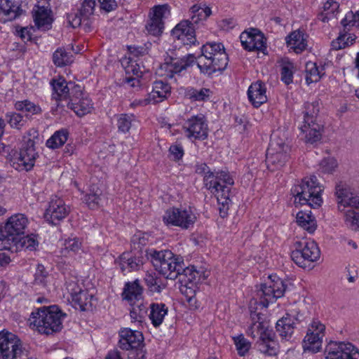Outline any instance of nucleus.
<instances>
[{
	"label": "nucleus",
	"mask_w": 359,
	"mask_h": 359,
	"mask_svg": "<svg viewBox=\"0 0 359 359\" xmlns=\"http://www.w3.org/2000/svg\"><path fill=\"white\" fill-rule=\"evenodd\" d=\"M205 187L217 198L220 215L224 217L231 202L230 194L234 180L229 172H208L204 177Z\"/></svg>",
	"instance_id": "f257e3e1"
},
{
	"label": "nucleus",
	"mask_w": 359,
	"mask_h": 359,
	"mask_svg": "<svg viewBox=\"0 0 359 359\" xmlns=\"http://www.w3.org/2000/svg\"><path fill=\"white\" fill-rule=\"evenodd\" d=\"M201 72L211 75L224 70L228 64V56L221 43L208 42L201 47V55L196 59Z\"/></svg>",
	"instance_id": "f03ea898"
},
{
	"label": "nucleus",
	"mask_w": 359,
	"mask_h": 359,
	"mask_svg": "<svg viewBox=\"0 0 359 359\" xmlns=\"http://www.w3.org/2000/svg\"><path fill=\"white\" fill-rule=\"evenodd\" d=\"M323 191V187L318 182L317 177L313 175L304 177L301 184L295 185L291 189L294 196L295 203L307 204L313 208L321 205Z\"/></svg>",
	"instance_id": "7ed1b4c3"
},
{
	"label": "nucleus",
	"mask_w": 359,
	"mask_h": 359,
	"mask_svg": "<svg viewBox=\"0 0 359 359\" xmlns=\"http://www.w3.org/2000/svg\"><path fill=\"white\" fill-rule=\"evenodd\" d=\"M37 135V131L32 128L23 135L20 151L15 152L11 159V163L15 170L29 171L34 167L37 156L34 138Z\"/></svg>",
	"instance_id": "20e7f679"
},
{
	"label": "nucleus",
	"mask_w": 359,
	"mask_h": 359,
	"mask_svg": "<svg viewBox=\"0 0 359 359\" xmlns=\"http://www.w3.org/2000/svg\"><path fill=\"white\" fill-rule=\"evenodd\" d=\"M28 217L22 213H15L7 218L4 224L0 225V250L9 249L11 242H16L23 235L29 225Z\"/></svg>",
	"instance_id": "39448f33"
},
{
	"label": "nucleus",
	"mask_w": 359,
	"mask_h": 359,
	"mask_svg": "<svg viewBox=\"0 0 359 359\" xmlns=\"http://www.w3.org/2000/svg\"><path fill=\"white\" fill-rule=\"evenodd\" d=\"M335 194L339 208H348L345 211L347 225L355 230L359 229V198L353 196L350 189L342 183L337 184Z\"/></svg>",
	"instance_id": "423d86ee"
},
{
	"label": "nucleus",
	"mask_w": 359,
	"mask_h": 359,
	"mask_svg": "<svg viewBox=\"0 0 359 359\" xmlns=\"http://www.w3.org/2000/svg\"><path fill=\"white\" fill-rule=\"evenodd\" d=\"M149 255L155 269L168 279L177 278L183 269L182 262L170 250H151Z\"/></svg>",
	"instance_id": "0eeeda50"
},
{
	"label": "nucleus",
	"mask_w": 359,
	"mask_h": 359,
	"mask_svg": "<svg viewBox=\"0 0 359 359\" xmlns=\"http://www.w3.org/2000/svg\"><path fill=\"white\" fill-rule=\"evenodd\" d=\"M320 251L317 243L311 239L302 238L294 243V249L291 252L293 262L302 268L310 267L318 261Z\"/></svg>",
	"instance_id": "6e6552de"
},
{
	"label": "nucleus",
	"mask_w": 359,
	"mask_h": 359,
	"mask_svg": "<svg viewBox=\"0 0 359 359\" xmlns=\"http://www.w3.org/2000/svg\"><path fill=\"white\" fill-rule=\"evenodd\" d=\"M196 219V210L189 205L170 208L163 216V222L165 225L178 226L182 229L192 227Z\"/></svg>",
	"instance_id": "1a4fd4ad"
},
{
	"label": "nucleus",
	"mask_w": 359,
	"mask_h": 359,
	"mask_svg": "<svg viewBox=\"0 0 359 359\" xmlns=\"http://www.w3.org/2000/svg\"><path fill=\"white\" fill-rule=\"evenodd\" d=\"M290 151V147L285 140L280 138L277 133H273L266 151L268 168L274 170L283 166L289 158Z\"/></svg>",
	"instance_id": "9d476101"
},
{
	"label": "nucleus",
	"mask_w": 359,
	"mask_h": 359,
	"mask_svg": "<svg viewBox=\"0 0 359 359\" xmlns=\"http://www.w3.org/2000/svg\"><path fill=\"white\" fill-rule=\"evenodd\" d=\"M286 289L284 281L277 275H270L264 283L257 290V296L261 299L259 306L267 307L269 303L283 296Z\"/></svg>",
	"instance_id": "9b49d317"
},
{
	"label": "nucleus",
	"mask_w": 359,
	"mask_h": 359,
	"mask_svg": "<svg viewBox=\"0 0 359 359\" xmlns=\"http://www.w3.org/2000/svg\"><path fill=\"white\" fill-rule=\"evenodd\" d=\"M182 130L184 136L191 142L204 140L208 135L207 120L201 114L192 116L184 121Z\"/></svg>",
	"instance_id": "f8f14e48"
},
{
	"label": "nucleus",
	"mask_w": 359,
	"mask_h": 359,
	"mask_svg": "<svg viewBox=\"0 0 359 359\" xmlns=\"http://www.w3.org/2000/svg\"><path fill=\"white\" fill-rule=\"evenodd\" d=\"M196 57L191 55H187L181 58L172 57L165 59V62L159 67L157 74L168 79H172L189 67L193 65Z\"/></svg>",
	"instance_id": "ddd939ff"
},
{
	"label": "nucleus",
	"mask_w": 359,
	"mask_h": 359,
	"mask_svg": "<svg viewBox=\"0 0 359 359\" xmlns=\"http://www.w3.org/2000/svg\"><path fill=\"white\" fill-rule=\"evenodd\" d=\"M170 15V6L165 4L154 6L149 13V20L145 29L148 34L158 36L163 32L164 20Z\"/></svg>",
	"instance_id": "4468645a"
},
{
	"label": "nucleus",
	"mask_w": 359,
	"mask_h": 359,
	"mask_svg": "<svg viewBox=\"0 0 359 359\" xmlns=\"http://www.w3.org/2000/svg\"><path fill=\"white\" fill-rule=\"evenodd\" d=\"M20 338L7 330L0 332V359H17L22 353Z\"/></svg>",
	"instance_id": "2eb2a0df"
},
{
	"label": "nucleus",
	"mask_w": 359,
	"mask_h": 359,
	"mask_svg": "<svg viewBox=\"0 0 359 359\" xmlns=\"http://www.w3.org/2000/svg\"><path fill=\"white\" fill-rule=\"evenodd\" d=\"M62 316H30L27 323L31 329L41 334H50L62 328Z\"/></svg>",
	"instance_id": "dca6fc26"
},
{
	"label": "nucleus",
	"mask_w": 359,
	"mask_h": 359,
	"mask_svg": "<svg viewBox=\"0 0 359 359\" xmlns=\"http://www.w3.org/2000/svg\"><path fill=\"white\" fill-rule=\"evenodd\" d=\"M67 290L71 297V303L76 310L80 311H90L92 308L93 294H90L74 281H69L67 284Z\"/></svg>",
	"instance_id": "f3484780"
},
{
	"label": "nucleus",
	"mask_w": 359,
	"mask_h": 359,
	"mask_svg": "<svg viewBox=\"0 0 359 359\" xmlns=\"http://www.w3.org/2000/svg\"><path fill=\"white\" fill-rule=\"evenodd\" d=\"M170 86L162 81L154 82L151 91L142 99H136L132 103V107L147 106L154 104L165 100L170 94Z\"/></svg>",
	"instance_id": "a211bd4d"
},
{
	"label": "nucleus",
	"mask_w": 359,
	"mask_h": 359,
	"mask_svg": "<svg viewBox=\"0 0 359 359\" xmlns=\"http://www.w3.org/2000/svg\"><path fill=\"white\" fill-rule=\"evenodd\" d=\"M326 359H359V351L351 343L331 341L325 348Z\"/></svg>",
	"instance_id": "6ab92c4d"
},
{
	"label": "nucleus",
	"mask_w": 359,
	"mask_h": 359,
	"mask_svg": "<svg viewBox=\"0 0 359 359\" xmlns=\"http://www.w3.org/2000/svg\"><path fill=\"white\" fill-rule=\"evenodd\" d=\"M69 212V207L65 204L63 199L54 196L50 198L43 217L47 222L55 225L64 219Z\"/></svg>",
	"instance_id": "aec40b11"
},
{
	"label": "nucleus",
	"mask_w": 359,
	"mask_h": 359,
	"mask_svg": "<svg viewBox=\"0 0 359 359\" xmlns=\"http://www.w3.org/2000/svg\"><path fill=\"white\" fill-rule=\"evenodd\" d=\"M240 40L244 49L248 51L258 50L264 52L266 48V39L257 29H250L243 32Z\"/></svg>",
	"instance_id": "412c9836"
},
{
	"label": "nucleus",
	"mask_w": 359,
	"mask_h": 359,
	"mask_svg": "<svg viewBox=\"0 0 359 359\" xmlns=\"http://www.w3.org/2000/svg\"><path fill=\"white\" fill-rule=\"evenodd\" d=\"M67 106L79 116L90 113L93 109L91 99L86 93L83 91L81 86L76 88V93L72 94Z\"/></svg>",
	"instance_id": "4be33fe9"
},
{
	"label": "nucleus",
	"mask_w": 359,
	"mask_h": 359,
	"mask_svg": "<svg viewBox=\"0 0 359 359\" xmlns=\"http://www.w3.org/2000/svg\"><path fill=\"white\" fill-rule=\"evenodd\" d=\"M53 93L52 98L55 101L57 107L60 106L59 102L67 98L71 99L72 94H75L76 88L81 86L73 82H67L65 79L60 77L52 80L50 82Z\"/></svg>",
	"instance_id": "5701e85b"
},
{
	"label": "nucleus",
	"mask_w": 359,
	"mask_h": 359,
	"mask_svg": "<svg viewBox=\"0 0 359 359\" xmlns=\"http://www.w3.org/2000/svg\"><path fill=\"white\" fill-rule=\"evenodd\" d=\"M172 37L184 45L191 46L196 42L195 28L189 20H182L172 30Z\"/></svg>",
	"instance_id": "b1692460"
},
{
	"label": "nucleus",
	"mask_w": 359,
	"mask_h": 359,
	"mask_svg": "<svg viewBox=\"0 0 359 359\" xmlns=\"http://www.w3.org/2000/svg\"><path fill=\"white\" fill-rule=\"evenodd\" d=\"M34 27L40 31H48L51 29L53 18L52 11L46 5H36L32 10Z\"/></svg>",
	"instance_id": "393cba45"
},
{
	"label": "nucleus",
	"mask_w": 359,
	"mask_h": 359,
	"mask_svg": "<svg viewBox=\"0 0 359 359\" xmlns=\"http://www.w3.org/2000/svg\"><path fill=\"white\" fill-rule=\"evenodd\" d=\"M118 346L122 350L128 351L135 348L144 346V337L138 331L123 328L119 331Z\"/></svg>",
	"instance_id": "a878e982"
},
{
	"label": "nucleus",
	"mask_w": 359,
	"mask_h": 359,
	"mask_svg": "<svg viewBox=\"0 0 359 359\" xmlns=\"http://www.w3.org/2000/svg\"><path fill=\"white\" fill-rule=\"evenodd\" d=\"M249 102L254 107L258 108L267 102L266 86L261 81H255L248 89Z\"/></svg>",
	"instance_id": "bb28decb"
},
{
	"label": "nucleus",
	"mask_w": 359,
	"mask_h": 359,
	"mask_svg": "<svg viewBox=\"0 0 359 359\" xmlns=\"http://www.w3.org/2000/svg\"><path fill=\"white\" fill-rule=\"evenodd\" d=\"M257 345L258 350L266 355H276L278 352V344L273 331H267L259 337Z\"/></svg>",
	"instance_id": "cd10ccee"
},
{
	"label": "nucleus",
	"mask_w": 359,
	"mask_h": 359,
	"mask_svg": "<svg viewBox=\"0 0 359 359\" xmlns=\"http://www.w3.org/2000/svg\"><path fill=\"white\" fill-rule=\"evenodd\" d=\"M306 142L315 143L321 139L323 126L311 119H304L299 127Z\"/></svg>",
	"instance_id": "c85d7f7f"
},
{
	"label": "nucleus",
	"mask_w": 359,
	"mask_h": 359,
	"mask_svg": "<svg viewBox=\"0 0 359 359\" xmlns=\"http://www.w3.org/2000/svg\"><path fill=\"white\" fill-rule=\"evenodd\" d=\"M309 36L299 29L291 32L285 39L290 50L297 54L304 51L308 46Z\"/></svg>",
	"instance_id": "c756f323"
},
{
	"label": "nucleus",
	"mask_w": 359,
	"mask_h": 359,
	"mask_svg": "<svg viewBox=\"0 0 359 359\" xmlns=\"http://www.w3.org/2000/svg\"><path fill=\"white\" fill-rule=\"evenodd\" d=\"M119 266L123 273L139 270L143 265V258L134 256L132 252H125L118 258Z\"/></svg>",
	"instance_id": "7c9ffc66"
},
{
	"label": "nucleus",
	"mask_w": 359,
	"mask_h": 359,
	"mask_svg": "<svg viewBox=\"0 0 359 359\" xmlns=\"http://www.w3.org/2000/svg\"><path fill=\"white\" fill-rule=\"evenodd\" d=\"M297 321V319L294 316H283L277 321L276 329L283 340H290L294 332Z\"/></svg>",
	"instance_id": "2f4dec72"
},
{
	"label": "nucleus",
	"mask_w": 359,
	"mask_h": 359,
	"mask_svg": "<svg viewBox=\"0 0 359 359\" xmlns=\"http://www.w3.org/2000/svg\"><path fill=\"white\" fill-rule=\"evenodd\" d=\"M296 222L299 226L312 234L317 229V222L311 210H301L297 213Z\"/></svg>",
	"instance_id": "473e14b6"
},
{
	"label": "nucleus",
	"mask_w": 359,
	"mask_h": 359,
	"mask_svg": "<svg viewBox=\"0 0 359 359\" xmlns=\"http://www.w3.org/2000/svg\"><path fill=\"white\" fill-rule=\"evenodd\" d=\"M142 292L143 289L138 280L128 282L124 285L122 297L131 304L142 299Z\"/></svg>",
	"instance_id": "72a5a7b5"
},
{
	"label": "nucleus",
	"mask_w": 359,
	"mask_h": 359,
	"mask_svg": "<svg viewBox=\"0 0 359 359\" xmlns=\"http://www.w3.org/2000/svg\"><path fill=\"white\" fill-rule=\"evenodd\" d=\"M324 334L309 332L303 340V348L305 351L316 353L320 351Z\"/></svg>",
	"instance_id": "f704fd0d"
},
{
	"label": "nucleus",
	"mask_w": 359,
	"mask_h": 359,
	"mask_svg": "<svg viewBox=\"0 0 359 359\" xmlns=\"http://www.w3.org/2000/svg\"><path fill=\"white\" fill-rule=\"evenodd\" d=\"M211 95V90L206 88L196 89L193 87H188L184 90L185 97L192 102H205L210 98Z\"/></svg>",
	"instance_id": "c9c22d12"
},
{
	"label": "nucleus",
	"mask_w": 359,
	"mask_h": 359,
	"mask_svg": "<svg viewBox=\"0 0 359 359\" xmlns=\"http://www.w3.org/2000/svg\"><path fill=\"white\" fill-rule=\"evenodd\" d=\"M17 250H25L29 251H34L39 246V240L34 234L27 235L18 238L16 242H11Z\"/></svg>",
	"instance_id": "e433bc0d"
},
{
	"label": "nucleus",
	"mask_w": 359,
	"mask_h": 359,
	"mask_svg": "<svg viewBox=\"0 0 359 359\" xmlns=\"http://www.w3.org/2000/svg\"><path fill=\"white\" fill-rule=\"evenodd\" d=\"M212 13L211 8L205 5L203 6L198 4L194 5L190 8V16L191 23L197 24L201 21L205 20Z\"/></svg>",
	"instance_id": "4c0bfd02"
},
{
	"label": "nucleus",
	"mask_w": 359,
	"mask_h": 359,
	"mask_svg": "<svg viewBox=\"0 0 359 359\" xmlns=\"http://www.w3.org/2000/svg\"><path fill=\"white\" fill-rule=\"evenodd\" d=\"M68 137L69 133L66 129L57 130L47 140L46 145L52 149H58L66 143Z\"/></svg>",
	"instance_id": "58836bf2"
},
{
	"label": "nucleus",
	"mask_w": 359,
	"mask_h": 359,
	"mask_svg": "<svg viewBox=\"0 0 359 359\" xmlns=\"http://www.w3.org/2000/svg\"><path fill=\"white\" fill-rule=\"evenodd\" d=\"M306 82L308 85L312 83L318 82L322 76L325 74L324 68H319L316 63L308 62L306 64L305 69Z\"/></svg>",
	"instance_id": "ea45409f"
},
{
	"label": "nucleus",
	"mask_w": 359,
	"mask_h": 359,
	"mask_svg": "<svg viewBox=\"0 0 359 359\" xmlns=\"http://www.w3.org/2000/svg\"><path fill=\"white\" fill-rule=\"evenodd\" d=\"M339 5L334 0H325L322 7V11L318 18L319 20L325 22L335 15L338 12Z\"/></svg>",
	"instance_id": "a19ab883"
},
{
	"label": "nucleus",
	"mask_w": 359,
	"mask_h": 359,
	"mask_svg": "<svg viewBox=\"0 0 359 359\" xmlns=\"http://www.w3.org/2000/svg\"><path fill=\"white\" fill-rule=\"evenodd\" d=\"M7 4L8 6H4L3 11L6 17L1 18V22H2L13 20L22 13L20 6L15 0H7Z\"/></svg>",
	"instance_id": "79ce46f5"
},
{
	"label": "nucleus",
	"mask_w": 359,
	"mask_h": 359,
	"mask_svg": "<svg viewBox=\"0 0 359 359\" xmlns=\"http://www.w3.org/2000/svg\"><path fill=\"white\" fill-rule=\"evenodd\" d=\"M186 280H182L180 285V290L181 293L184 295L190 306L197 308L196 300L195 299V295L196 290L198 289L197 285L194 283H185Z\"/></svg>",
	"instance_id": "37998d69"
},
{
	"label": "nucleus",
	"mask_w": 359,
	"mask_h": 359,
	"mask_svg": "<svg viewBox=\"0 0 359 359\" xmlns=\"http://www.w3.org/2000/svg\"><path fill=\"white\" fill-rule=\"evenodd\" d=\"M126 74L142 77L143 74L148 71V69L140 62V60L133 57H128L127 65L125 66Z\"/></svg>",
	"instance_id": "c03bdc74"
},
{
	"label": "nucleus",
	"mask_w": 359,
	"mask_h": 359,
	"mask_svg": "<svg viewBox=\"0 0 359 359\" xmlns=\"http://www.w3.org/2000/svg\"><path fill=\"white\" fill-rule=\"evenodd\" d=\"M137 120L133 114H122L117 118L118 131L123 133L129 132L130 129L135 126Z\"/></svg>",
	"instance_id": "a18cd8bd"
},
{
	"label": "nucleus",
	"mask_w": 359,
	"mask_h": 359,
	"mask_svg": "<svg viewBox=\"0 0 359 359\" xmlns=\"http://www.w3.org/2000/svg\"><path fill=\"white\" fill-rule=\"evenodd\" d=\"M15 109L17 111L27 113V116L39 114L41 113L40 106L28 100L16 102L15 103Z\"/></svg>",
	"instance_id": "49530a36"
},
{
	"label": "nucleus",
	"mask_w": 359,
	"mask_h": 359,
	"mask_svg": "<svg viewBox=\"0 0 359 359\" xmlns=\"http://www.w3.org/2000/svg\"><path fill=\"white\" fill-rule=\"evenodd\" d=\"M102 191L97 187H93L84 197V201L90 208L94 209L98 207L102 201Z\"/></svg>",
	"instance_id": "de8ad7c7"
},
{
	"label": "nucleus",
	"mask_w": 359,
	"mask_h": 359,
	"mask_svg": "<svg viewBox=\"0 0 359 359\" xmlns=\"http://www.w3.org/2000/svg\"><path fill=\"white\" fill-rule=\"evenodd\" d=\"M355 36L350 33H342L334 41H332L331 46L334 50L345 48L353 44Z\"/></svg>",
	"instance_id": "09e8293b"
},
{
	"label": "nucleus",
	"mask_w": 359,
	"mask_h": 359,
	"mask_svg": "<svg viewBox=\"0 0 359 359\" xmlns=\"http://www.w3.org/2000/svg\"><path fill=\"white\" fill-rule=\"evenodd\" d=\"M179 281L186 280L185 283H194L197 285L200 280V273L194 266H188L183 269L182 273H179Z\"/></svg>",
	"instance_id": "8fccbe9b"
},
{
	"label": "nucleus",
	"mask_w": 359,
	"mask_h": 359,
	"mask_svg": "<svg viewBox=\"0 0 359 359\" xmlns=\"http://www.w3.org/2000/svg\"><path fill=\"white\" fill-rule=\"evenodd\" d=\"M256 316L257 317V320L253 322L248 328V333L249 334L255 337V332H257L259 337H260L262 334L266 332L267 331H273V330L269 327L268 322L264 320L261 321L259 316Z\"/></svg>",
	"instance_id": "3c124183"
},
{
	"label": "nucleus",
	"mask_w": 359,
	"mask_h": 359,
	"mask_svg": "<svg viewBox=\"0 0 359 359\" xmlns=\"http://www.w3.org/2000/svg\"><path fill=\"white\" fill-rule=\"evenodd\" d=\"M233 340L238 351V354L240 356H245L251 348V342L245 338L242 334L233 337Z\"/></svg>",
	"instance_id": "603ef678"
},
{
	"label": "nucleus",
	"mask_w": 359,
	"mask_h": 359,
	"mask_svg": "<svg viewBox=\"0 0 359 359\" xmlns=\"http://www.w3.org/2000/svg\"><path fill=\"white\" fill-rule=\"evenodd\" d=\"M72 61V55L61 48L57 49L53 53V62L58 67L67 65Z\"/></svg>",
	"instance_id": "864d4df0"
},
{
	"label": "nucleus",
	"mask_w": 359,
	"mask_h": 359,
	"mask_svg": "<svg viewBox=\"0 0 359 359\" xmlns=\"http://www.w3.org/2000/svg\"><path fill=\"white\" fill-rule=\"evenodd\" d=\"M6 118L12 128L20 130L26 123L23 116L17 112H8L6 114Z\"/></svg>",
	"instance_id": "5fc2aeb1"
},
{
	"label": "nucleus",
	"mask_w": 359,
	"mask_h": 359,
	"mask_svg": "<svg viewBox=\"0 0 359 359\" xmlns=\"http://www.w3.org/2000/svg\"><path fill=\"white\" fill-rule=\"evenodd\" d=\"M63 246L61 252L64 256H67L77 252L81 248V243L76 238H69L64 241Z\"/></svg>",
	"instance_id": "6e6d98bb"
},
{
	"label": "nucleus",
	"mask_w": 359,
	"mask_h": 359,
	"mask_svg": "<svg viewBox=\"0 0 359 359\" xmlns=\"http://www.w3.org/2000/svg\"><path fill=\"white\" fill-rule=\"evenodd\" d=\"M95 4V0H84L81 3L79 12L83 18V22L86 21L88 23L90 16L93 14Z\"/></svg>",
	"instance_id": "4d7b16f0"
},
{
	"label": "nucleus",
	"mask_w": 359,
	"mask_h": 359,
	"mask_svg": "<svg viewBox=\"0 0 359 359\" xmlns=\"http://www.w3.org/2000/svg\"><path fill=\"white\" fill-rule=\"evenodd\" d=\"M319 110V102L318 101L305 103L304 120L310 118L312 121H316V116L318 114Z\"/></svg>",
	"instance_id": "13d9d810"
},
{
	"label": "nucleus",
	"mask_w": 359,
	"mask_h": 359,
	"mask_svg": "<svg viewBox=\"0 0 359 359\" xmlns=\"http://www.w3.org/2000/svg\"><path fill=\"white\" fill-rule=\"evenodd\" d=\"M48 273L43 265L39 264L34 273V283L45 287L48 283Z\"/></svg>",
	"instance_id": "bf43d9fd"
},
{
	"label": "nucleus",
	"mask_w": 359,
	"mask_h": 359,
	"mask_svg": "<svg viewBox=\"0 0 359 359\" xmlns=\"http://www.w3.org/2000/svg\"><path fill=\"white\" fill-rule=\"evenodd\" d=\"M319 170L325 174L332 173L337 167V162L334 158H324L319 165Z\"/></svg>",
	"instance_id": "052dcab7"
},
{
	"label": "nucleus",
	"mask_w": 359,
	"mask_h": 359,
	"mask_svg": "<svg viewBox=\"0 0 359 359\" xmlns=\"http://www.w3.org/2000/svg\"><path fill=\"white\" fill-rule=\"evenodd\" d=\"M144 280L148 289L152 293H160L164 287L158 283L156 277L151 273H147Z\"/></svg>",
	"instance_id": "680f3d73"
},
{
	"label": "nucleus",
	"mask_w": 359,
	"mask_h": 359,
	"mask_svg": "<svg viewBox=\"0 0 359 359\" xmlns=\"http://www.w3.org/2000/svg\"><path fill=\"white\" fill-rule=\"evenodd\" d=\"M293 69L291 63L285 64L281 68V81L287 85L293 81Z\"/></svg>",
	"instance_id": "e2e57ef3"
},
{
	"label": "nucleus",
	"mask_w": 359,
	"mask_h": 359,
	"mask_svg": "<svg viewBox=\"0 0 359 359\" xmlns=\"http://www.w3.org/2000/svg\"><path fill=\"white\" fill-rule=\"evenodd\" d=\"M131 306L130 314L147 313L149 310V304L144 302L142 299L130 304Z\"/></svg>",
	"instance_id": "0e129e2a"
},
{
	"label": "nucleus",
	"mask_w": 359,
	"mask_h": 359,
	"mask_svg": "<svg viewBox=\"0 0 359 359\" xmlns=\"http://www.w3.org/2000/svg\"><path fill=\"white\" fill-rule=\"evenodd\" d=\"M341 24L344 26H355L359 27V11L356 13L350 11L347 13L341 20Z\"/></svg>",
	"instance_id": "69168bd1"
},
{
	"label": "nucleus",
	"mask_w": 359,
	"mask_h": 359,
	"mask_svg": "<svg viewBox=\"0 0 359 359\" xmlns=\"http://www.w3.org/2000/svg\"><path fill=\"white\" fill-rule=\"evenodd\" d=\"M31 314H64L57 305L43 306L32 311Z\"/></svg>",
	"instance_id": "338daca9"
},
{
	"label": "nucleus",
	"mask_w": 359,
	"mask_h": 359,
	"mask_svg": "<svg viewBox=\"0 0 359 359\" xmlns=\"http://www.w3.org/2000/svg\"><path fill=\"white\" fill-rule=\"evenodd\" d=\"M148 241V235L142 231L136 232L131 238V242L136 248H140L147 244Z\"/></svg>",
	"instance_id": "774afa93"
}]
</instances>
